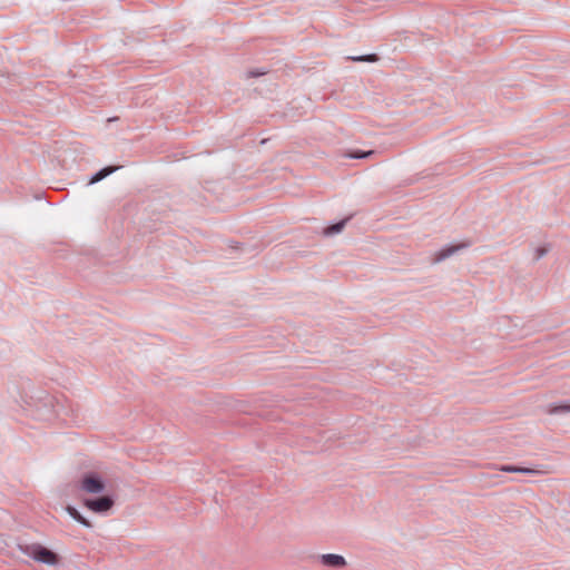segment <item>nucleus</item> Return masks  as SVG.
Wrapping results in <instances>:
<instances>
[{
    "mask_svg": "<svg viewBox=\"0 0 570 570\" xmlns=\"http://www.w3.org/2000/svg\"><path fill=\"white\" fill-rule=\"evenodd\" d=\"M80 489L89 494L101 493L105 490V482L97 473H87L80 481Z\"/></svg>",
    "mask_w": 570,
    "mask_h": 570,
    "instance_id": "2",
    "label": "nucleus"
},
{
    "mask_svg": "<svg viewBox=\"0 0 570 570\" xmlns=\"http://www.w3.org/2000/svg\"><path fill=\"white\" fill-rule=\"evenodd\" d=\"M117 167H106L98 171L95 176H92L89 180V184H96L101 179L106 178L108 175L112 174Z\"/></svg>",
    "mask_w": 570,
    "mask_h": 570,
    "instance_id": "8",
    "label": "nucleus"
},
{
    "mask_svg": "<svg viewBox=\"0 0 570 570\" xmlns=\"http://www.w3.org/2000/svg\"><path fill=\"white\" fill-rule=\"evenodd\" d=\"M372 154H373V151L353 153V154H350L348 157H351V158H364V157H367V156H370Z\"/></svg>",
    "mask_w": 570,
    "mask_h": 570,
    "instance_id": "12",
    "label": "nucleus"
},
{
    "mask_svg": "<svg viewBox=\"0 0 570 570\" xmlns=\"http://www.w3.org/2000/svg\"><path fill=\"white\" fill-rule=\"evenodd\" d=\"M500 471L513 472V473H525V474H538L539 473V471L534 470V469L518 468V466H513V465H502L500 468Z\"/></svg>",
    "mask_w": 570,
    "mask_h": 570,
    "instance_id": "7",
    "label": "nucleus"
},
{
    "mask_svg": "<svg viewBox=\"0 0 570 570\" xmlns=\"http://www.w3.org/2000/svg\"><path fill=\"white\" fill-rule=\"evenodd\" d=\"M66 511L71 518H73L80 524L85 525L86 528H91L90 521L82 517L76 508L68 505Z\"/></svg>",
    "mask_w": 570,
    "mask_h": 570,
    "instance_id": "6",
    "label": "nucleus"
},
{
    "mask_svg": "<svg viewBox=\"0 0 570 570\" xmlns=\"http://www.w3.org/2000/svg\"><path fill=\"white\" fill-rule=\"evenodd\" d=\"M83 504L92 512L102 513L112 508L114 500L109 497H100L98 499L85 500Z\"/></svg>",
    "mask_w": 570,
    "mask_h": 570,
    "instance_id": "3",
    "label": "nucleus"
},
{
    "mask_svg": "<svg viewBox=\"0 0 570 570\" xmlns=\"http://www.w3.org/2000/svg\"><path fill=\"white\" fill-rule=\"evenodd\" d=\"M345 222L346 220H342L340 223L328 226L327 228L324 229V234L330 236V235L337 234V233L342 232L345 226Z\"/></svg>",
    "mask_w": 570,
    "mask_h": 570,
    "instance_id": "10",
    "label": "nucleus"
},
{
    "mask_svg": "<svg viewBox=\"0 0 570 570\" xmlns=\"http://www.w3.org/2000/svg\"><path fill=\"white\" fill-rule=\"evenodd\" d=\"M353 60H355V61H370V62H374V61L377 60V56L376 55H368V56H364V57L353 58Z\"/></svg>",
    "mask_w": 570,
    "mask_h": 570,
    "instance_id": "11",
    "label": "nucleus"
},
{
    "mask_svg": "<svg viewBox=\"0 0 570 570\" xmlns=\"http://www.w3.org/2000/svg\"><path fill=\"white\" fill-rule=\"evenodd\" d=\"M570 412V404L550 405L547 413L550 415L563 414Z\"/></svg>",
    "mask_w": 570,
    "mask_h": 570,
    "instance_id": "9",
    "label": "nucleus"
},
{
    "mask_svg": "<svg viewBox=\"0 0 570 570\" xmlns=\"http://www.w3.org/2000/svg\"><path fill=\"white\" fill-rule=\"evenodd\" d=\"M29 556L33 560L49 566H56L59 562V557L55 552L40 544L30 547Z\"/></svg>",
    "mask_w": 570,
    "mask_h": 570,
    "instance_id": "1",
    "label": "nucleus"
},
{
    "mask_svg": "<svg viewBox=\"0 0 570 570\" xmlns=\"http://www.w3.org/2000/svg\"><path fill=\"white\" fill-rule=\"evenodd\" d=\"M318 562L321 566L331 568V569H343L347 564L345 558L343 556L336 554V553L321 554L318 557Z\"/></svg>",
    "mask_w": 570,
    "mask_h": 570,
    "instance_id": "4",
    "label": "nucleus"
},
{
    "mask_svg": "<svg viewBox=\"0 0 570 570\" xmlns=\"http://www.w3.org/2000/svg\"><path fill=\"white\" fill-rule=\"evenodd\" d=\"M466 246H468L466 244L448 246V247L439 250L438 253H435L433 261L435 263L442 262L443 259H445V258L450 257L451 255H453L454 253H456L459 249L464 248Z\"/></svg>",
    "mask_w": 570,
    "mask_h": 570,
    "instance_id": "5",
    "label": "nucleus"
},
{
    "mask_svg": "<svg viewBox=\"0 0 570 570\" xmlns=\"http://www.w3.org/2000/svg\"><path fill=\"white\" fill-rule=\"evenodd\" d=\"M548 252L547 248L544 247H540L535 250V258L539 259L541 258L543 255H546V253Z\"/></svg>",
    "mask_w": 570,
    "mask_h": 570,
    "instance_id": "13",
    "label": "nucleus"
}]
</instances>
